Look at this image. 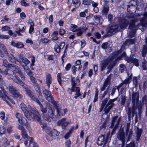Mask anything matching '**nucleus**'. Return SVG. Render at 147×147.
Instances as JSON below:
<instances>
[{"instance_id": "37998d69", "label": "nucleus", "mask_w": 147, "mask_h": 147, "mask_svg": "<svg viewBox=\"0 0 147 147\" xmlns=\"http://www.w3.org/2000/svg\"><path fill=\"white\" fill-rule=\"evenodd\" d=\"M21 134L22 138L24 139L27 138L28 137L25 129L23 130V131H21Z\"/></svg>"}, {"instance_id": "69168bd1", "label": "nucleus", "mask_w": 147, "mask_h": 147, "mask_svg": "<svg viewBox=\"0 0 147 147\" xmlns=\"http://www.w3.org/2000/svg\"><path fill=\"white\" fill-rule=\"evenodd\" d=\"M30 80L31 82L33 83V85L37 83L35 78L33 76H32L30 77Z\"/></svg>"}, {"instance_id": "6e6552de", "label": "nucleus", "mask_w": 147, "mask_h": 147, "mask_svg": "<svg viewBox=\"0 0 147 147\" xmlns=\"http://www.w3.org/2000/svg\"><path fill=\"white\" fill-rule=\"evenodd\" d=\"M55 110L52 107H50L48 110V114H45L43 115V119L47 121L50 122L51 121V118L53 120H54L53 119L55 116V115L54 113Z\"/></svg>"}, {"instance_id": "bf43d9fd", "label": "nucleus", "mask_w": 147, "mask_h": 147, "mask_svg": "<svg viewBox=\"0 0 147 147\" xmlns=\"http://www.w3.org/2000/svg\"><path fill=\"white\" fill-rule=\"evenodd\" d=\"M108 43L107 42H103L102 44L101 47L102 49H106L108 48Z\"/></svg>"}, {"instance_id": "7ed1b4c3", "label": "nucleus", "mask_w": 147, "mask_h": 147, "mask_svg": "<svg viewBox=\"0 0 147 147\" xmlns=\"http://www.w3.org/2000/svg\"><path fill=\"white\" fill-rule=\"evenodd\" d=\"M139 94L138 92H133L132 96V109L135 110L137 107L138 108V113L140 115L142 113V106L141 102L139 101Z\"/></svg>"}, {"instance_id": "473e14b6", "label": "nucleus", "mask_w": 147, "mask_h": 147, "mask_svg": "<svg viewBox=\"0 0 147 147\" xmlns=\"http://www.w3.org/2000/svg\"><path fill=\"white\" fill-rule=\"evenodd\" d=\"M103 8L102 14L103 15L107 16L108 15L109 10V6L103 7Z\"/></svg>"}, {"instance_id": "0e129e2a", "label": "nucleus", "mask_w": 147, "mask_h": 147, "mask_svg": "<svg viewBox=\"0 0 147 147\" xmlns=\"http://www.w3.org/2000/svg\"><path fill=\"white\" fill-rule=\"evenodd\" d=\"M10 29V27L5 25L4 26H3L2 27L1 29L3 31H6L9 30Z\"/></svg>"}, {"instance_id": "c85d7f7f", "label": "nucleus", "mask_w": 147, "mask_h": 147, "mask_svg": "<svg viewBox=\"0 0 147 147\" xmlns=\"http://www.w3.org/2000/svg\"><path fill=\"white\" fill-rule=\"evenodd\" d=\"M126 57V61L127 63H129V57L127 56L125 52H123L120 55L118 56L117 59L119 60H121L123 57Z\"/></svg>"}, {"instance_id": "e2e57ef3", "label": "nucleus", "mask_w": 147, "mask_h": 147, "mask_svg": "<svg viewBox=\"0 0 147 147\" xmlns=\"http://www.w3.org/2000/svg\"><path fill=\"white\" fill-rule=\"evenodd\" d=\"M142 66L144 70H146L147 69V64L144 60L142 62Z\"/></svg>"}, {"instance_id": "a211bd4d", "label": "nucleus", "mask_w": 147, "mask_h": 147, "mask_svg": "<svg viewBox=\"0 0 147 147\" xmlns=\"http://www.w3.org/2000/svg\"><path fill=\"white\" fill-rule=\"evenodd\" d=\"M53 81V78L51 75L49 73L47 74L46 76L45 83L47 86L48 89H49L50 85Z\"/></svg>"}, {"instance_id": "72a5a7b5", "label": "nucleus", "mask_w": 147, "mask_h": 147, "mask_svg": "<svg viewBox=\"0 0 147 147\" xmlns=\"http://www.w3.org/2000/svg\"><path fill=\"white\" fill-rule=\"evenodd\" d=\"M50 41L51 42L50 40H49L47 38L45 37L41 38L40 40V42L45 45H46L47 44L49 43Z\"/></svg>"}, {"instance_id": "c03bdc74", "label": "nucleus", "mask_w": 147, "mask_h": 147, "mask_svg": "<svg viewBox=\"0 0 147 147\" xmlns=\"http://www.w3.org/2000/svg\"><path fill=\"white\" fill-rule=\"evenodd\" d=\"M129 3L130 4V5H129V8L131 6H133L134 9H136V6L137 5V2L135 0H133L130 1L129 2Z\"/></svg>"}, {"instance_id": "e433bc0d", "label": "nucleus", "mask_w": 147, "mask_h": 147, "mask_svg": "<svg viewBox=\"0 0 147 147\" xmlns=\"http://www.w3.org/2000/svg\"><path fill=\"white\" fill-rule=\"evenodd\" d=\"M108 63L107 61L103 62L101 64L100 70L103 71L105 69L107 66L108 65Z\"/></svg>"}, {"instance_id": "774afa93", "label": "nucleus", "mask_w": 147, "mask_h": 147, "mask_svg": "<svg viewBox=\"0 0 147 147\" xmlns=\"http://www.w3.org/2000/svg\"><path fill=\"white\" fill-rule=\"evenodd\" d=\"M71 67V64L70 63H68L66 64L65 67V69L66 71H68L70 69Z\"/></svg>"}, {"instance_id": "a878e982", "label": "nucleus", "mask_w": 147, "mask_h": 147, "mask_svg": "<svg viewBox=\"0 0 147 147\" xmlns=\"http://www.w3.org/2000/svg\"><path fill=\"white\" fill-rule=\"evenodd\" d=\"M18 121L19 123L22 125L28 126L29 125L26 119L24 117H22Z\"/></svg>"}, {"instance_id": "5fc2aeb1", "label": "nucleus", "mask_w": 147, "mask_h": 147, "mask_svg": "<svg viewBox=\"0 0 147 147\" xmlns=\"http://www.w3.org/2000/svg\"><path fill=\"white\" fill-rule=\"evenodd\" d=\"M109 88H108L106 90L104 91V93L103 94H102L101 96H100V100L102 99L103 98H104L105 96L107 94V93L108 92L109 89Z\"/></svg>"}, {"instance_id": "ea45409f", "label": "nucleus", "mask_w": 147, "mask_h": 147, "mask_svg": "<svg viewBox=\"0 0 147 147\" xmlns=\"http://www.w3.org/2000/svg\"><path fill=\"white\" fill-rule=\"evenodd\" d=\"M142 53V56L144 57L147 53V45H145L144 46Z\"/></svg>"}, {"instance_id": "8fccbe9b", "label": "nucleus", "mask_w": 147, "mask_h": 147, "mask_svg": "<svg viewBox=\"0 0 147 147\" xmlns=\"http://www.w3.org/2000/svg\"><path fill=\"white\" fill-rule=\"evenodd\" d=\"M88 12V9H86L84 11L81 12L79 14V16L80 17L84 18L86 16V13H87Z\"/></svg>"}, {"instance_id": "7c9ffc66", "label": "nucleus", "mask_w": 147, "mask_h": 147, "mask_svg": "<svg viewBox=\"0 0 147 147\" xmlns=\"http://www.w3.org/2000/svg\"><path fill=\"white\" fill-rule=\"evenodd\" d=\"M142 133V130L141 129H139L138 127H137V131L136 133V140L137 141H138L140 140V137L141 136Z\"/></svg>"}, {"instance_id": "cd10ccee", "label": "nucleus", "mask_w": 147, "mask_h": 147, "mask_svg": "<svg viewBox=\"0 0 147 147\" xmlns=\"http://www.w3.org/2000/svg\"><path fill=\"white\" fill-rule=\"evenodd\" d=\"M3 65L7 68H11L14 67V65L9 63L6 59H4L3 61Z\"/></svg>"}, {"instance_id": "dca6fc26", "label": "nucleus", "mask_w": 147, "mask_h": 147, "mask_svg": "<svg viewBox=\"0 0 147 147\" xmlns=\"http://www.w3.org/2000/svg\"><path fill=\"white\" fill-rule=\"evenodd\" d=\"M117 138L119 140L122 142H123L125 140V134L124 131L123 127L119 129L117 133Z\"/></svg>"}, {"instance_id": "39448f33", "label": "nucleus", "mask_w": 147, "mask_h": 147, "mask_svg": "<svg viewBox=\"0 0 147 147\" xmlns=\"http://www.w3.org/2000/svg\"><path fill=\"white\" fill-rule=\"evenodd\" d=\"M107 34L102 36L103 39L108 36H111L114 34L120 31L119 26L117 24H112L108 26L107 28Z\"/></svg>"}, {"instance_id": "20e7f679", "label": "nucleus", "mask_w": 147, "mask_h": 147, "mask_svg": "<svg viewBox=\"0 0 147 147\" xmlns=\"http://www.w3.org/2000/svg\"><path fill=\"white\" fill-rule=\"evenodd\" d=\"M20 86H22L23 90L26 92L27 95L32 100L36 102L38 104L40 102L35 93L32 92L28 88L27 85L26 84H25L24 82L23 84H22Z\"/></svg>"}, {"instance_id": "bb28decb", "label": "nucleus", "mask_w": 147, "mask_h": 147, "mask_svg": "<svg viewBox=\"0 0 147 147\" xmlns=\"http://www.w3.org/2000/svg\"><path fill=\"white\" fill-rule=\"evenodd\" d=\"M129 42V38H127L125 42L123 43V45L121 46L120 49L118 50L117 51L119 54H120L122 52H123L125 48V44Z\"/></svg>"}, {"instance_id": "79ce46f5", "label": "nucleus", "mask_w": 147, "mask_h": 147, "mask_svg": "<svg viewBox=\"0 0 147 147\" xmlns=\"http://www.w3.org/2000/svg\"><path fill=\"white\" fill-rule=\"evenodd\" d=\"M54 50L56 52L59 53L60 52L61 49L59 45L56 44L54 47Z\"/></svg>"}, {"instance_id": "338daca9", "label": "nucleus", "mask_w": 147, "mask_h": 147, "mask_svg": "<svg viewBox=\"0 0 147 147\" xmlns=\"http://www.w3.org/2000/svg\"><path fill=\"white\" fill-rule=\"evenodd\" d=\"M48 56V57L46 58L47 60L49 61L50 60L53 61L54 60V55L52 54L49 55H47Z\"/></svg>"}, {"instance_id": "393cba45", "label": "nucleus", "mask_w": 147, "mask_h": 147, "mask_svg": "<svg viewBox=\"0 0 147 147\" xmlns=\"http://www.w3.org/2000/svg\"><path fill=\"white\" fill-rule=\"evenodd\" d=\"M8 56V60L9 62L13 63H16V61L19 62V61L18 60L17 58L14 57V55L12 54L10 55H6Z\"/></svg>"}, {"instance_id": "6ab92c4d", "label": "nucleus", "mask_w": 147, "mask_h": 147, "mask_svg": "<svg viewBox=\"0 0 147 147\" xmlns=\"http://www.w3.org/2000/svg\"><path fill=\"white\" fill-rule=\"evenodd\" d=\"M11 45L12 46L18 49H21L24 47V45L23 43L20 42H15L13 41H12L11 42Z\"/></svg>"}, {"instance_id": "c756f323", "label": "nucleus", "mask_w": 147, "mask_h": 147, "mask_svg": "<svg viewBox=\"0 0 147 147\" xmlns=\"http://www.w3.org/2000/svg\"><path fill=\"white\" fill-rule=\"evenodd\" d=\"M74 92H76V93L75 94V96H74V98H75L76 99L77 98L80 96L81 94L80 93V88L79 87H77L76 88V90H75L74 89Z\"/></svg>"}, {"instance_id": "de8ad7c7", "label": "nucleus", "mask_w": 147, "mask_h": 147, "mask_svg": "<svg viewBox=\"0 0 147 147\" xmlns=\"http://www.w3.org/2000/svg\"><path fill=\"white\" fill-rule=\"evenodd\" d=\"M92 0H82V4L84 5H88L91 4Z\"/></svg>"}, {"instance_id": "0eeeda50", "label": "nucleus", "mask_w": 147, "mask_h": 147, "mask_svg": "<svg viewBox=\"0 0 147 147\" xmlns=\"http://www.w3.org/2000/svg\"><path fill=\"white\" fill-rule=\"evenodd\" d=\"M7 75L9 78L12 79L14 82L18 84L20 86L22 84H23L24 82L16 75L15 73L13 71L8 69Z\"/></svg>"}, {"instance_id": "49530a36", "label": "nucleus", "mask_w": 147, "mask_h": 147, "mask_svg": "<svg viewBox=\"0 0 147 147\" xmlns=\"http://www.w3.org/2000/svg\"><path fill=\"white\" fill-rule=\"evenodd\" d=\"M112 108L111 107V106L110 105H109L108 107H106V105L104 110L105 111V113L106 115L107 114Z\"/></svg>"}, {"instance_id": "423d86ee", "label": "nucleus", "mask_w": 147, "mask_h": 147, "mask_svg": "<svg viewBox=\"0 0 147 147\" xmlns=\"http://www.w3.org/2000/svg\"><path fill=\"white\" fill-rule=\"evenodd\" d=\"M53 106L56 111V116L58 118H61L62 116H64L66 113L68 112L67 108L62 109V107L60 106L59 102L57 103L55 102Z\"/></svg>"}, {"instance_id": "f257e3e1", "label": "nucleus", "mask_w": 147, "mask_h": 147, "mask_svg": "<svg viewBox=\"0 0 147 147\" xmlns=\"http://www.w3.org/2000/svg\"><path fill=\"white\" fill-rule=\"evenodd\" d=\"M140 15H135L133 16L132 17L134 18V20L131 24L129 23V29H132V32L134 33L135 31L141 25L142 26H144L145 24V20L147 18V12H146L144 13V18L141 20V24H138L137 26H136L135 23L138 21L140 19L139 17Z\"/></svg>"}, {"instance_id": "f03ea898", "label": "nucleus", "mask_w": 147, "mask_h": 147, "mask_svg": "<svg viewBox=\"0 0 147 147\" xmlns=\"http://www.w3.org/2000/svg\"><path fill=\"white\" fill-rule=\"evenodd\" d=\"M20 106L25 116L29 120H31L32 119L33 117L35 115L36 111H38L32 108L30 105H28L27 107L26 105L23 103L20 104Z\"/></svg>"}, {"instance_id": "4be33fe9", "label": "nucleus", "mask_w": 147, "mask_h": 147, "mask_svg": "<svg viewBox=\"0 0 147 147\" xmlns=\"http://www.w3.org/2000/svg\"><path fill=\"white\" fill-rule=\"evenodd\" d=\"M45 98L48 102H51L53 104V105H54V103H55V102L57 103L58 102L54 100L53 97L51 93H50Z\"/></svg>"}, {"instance_id": "9d476101", "label": "nucleus", "mask_w": 147, "mask_h": 147, "mask_svg": "<svg viewBox=\"0 0 147 147\" xmlns=\"http://www.w3.org/2000/svg\"><path fill=\"white\" fill-rule=\"evenodd\" d=\"M35 114V115H34V117H33L32 119L34 121L38 122L41 127L43 129L47 125L46 123H42V122L41 116L38 111H36Z\"/></svg>"}, {"instance_id": "2f4dec72", "label": "nucleus", "mask_w": 147, "mask_h": 147, "mask_svg": "<svg viewBox=\"0 0 147 147\" xmlns=\"http://www.w3.org/2000/svg\"><path fill=\"white\" fill-rule=\"evenodd\" d=\"M133 63L136 66H139V63L138 60L135 58L130 57L129 58V62Z\"/></svg>"}, {"instance_id": "09e8293b", "label": "nucleus", "mask_w": 147, "mask_h": 147, "mask_svg": "<svg viewBox=\"0 0 147 147\" xmlns=\"http://www.w3.org/2000/svg\"><path fill=\"white\" fill-rule=\"evenodd\" d=\"M7 98H6L5 100H3L7 102L8 105H9L10 104V103L9 102L8 100L10 102H12L13 104H15L14 101L12 98H9L8 96H7Z\"/></svg>"}, {"instance_id": "412c9836", "label": "nucleus", "mask_w": 147, "mask_h": 147, "mask_svg": "<svg viewBox=\"0 0 147 147\" xmlns=\"http://www.w3.org/2000/svg\"><path fill=\"white\" fill-rule=\"evenodd\" d=\"M33 85L36 92L38 94V97H39L40 96H42V93L38 84L36 83Z\"/></svg>"}, {"instance_id": "6e6d98bb", "label": "nucleus", "mask_w": 147, "mask_h": 147, "mask_svg": "<svg viewBox=\"0 0 147 147\" xmlns=\"http://www.w3.org/2000/svg\"><path fill=\"white\" fill-rule=\"evenodd\" d=\"M94 35L95 38L97 39H100L101 38V34L99 32H95L94 33Z\"/></svg>"}, {"instance_id": "052dcab7", "label": "nucleus", "mask_w": 147, "mask_h": 147, "mask_svg": "<svg viewBox=\"0 0 147 147\" xmlns=\"http://www.w3.org/2000/svg\"><path fill=\"white\" fill-rule=\"evenodd\" d=\"M72 4L76 5V7H78L80 4V1L78 0H73Z\"/></svg>"}, {"instance_id": "680f3d73", "label": "nucleus", "mask_w": 147, "mask_h": 147, "mask_svg": "<svg viewBox=\"0 0 147 147\" xmlns=\"http://www.w3.org/2000/svg\"><path fill=\"white\" fill-rule=\"evenodd\" d=\"M65 33V30L62 28H60L59 30V34L61 36H63Z\"/></svg>"}, {"instance_id": "603ef678", "label": "nucleus", "mask_w": 147, "mask_h": 147, "mask_svg": "<svg viewBox=\"0 0 147 147\" xmlns=\"http://www.w3.org/2000/svg\"><path fill=\"white\" fill-rule=\"evenodd\" d=\"M109 96H110V94H109V96L107 98H105L104 99H103V100H102V103H101V105H103L105 106L106 104H107V103L108 102V99H109Z\"/></svg>"}, {"instance_id": "a19ab883", "label": "nucleus", "mask_w": 147, "mask_h": 147, "mask_svg": "<svg viewBox=\"0 0 147 147\" xmlns=\"http://www.w3.org/2000/svg\"><path fill=\"white\" fill-rule=\"evenodd\" d=\"M95 94L94 95V98L93 100V102H94L98 101V90L97 88H95Z\"/></svg>"}, {"instance_id": "2eb2a0df", "label": "nucleus", "mask_w": 147, "mask_h": 147, "mask_svg": "<svg viewBox=\"0 0 147 147\" xmlns=\"http://www.w3.org/2000/svg\"><path fill=\"white\" fill-rule=\"evenodd\" d=\"M46 133L50 136L56 137L58 136L60 132H59L55 129H52L51 128L49 127L47 128L46 131Z\"/></svg>"}, {"instance_id": "864d4df0", "label": "nucleus", "mask_w": 147, "mask_h": 147, "mask_svg": "<svg viewBox=\"0 0 147 147\" xmlns=\"http://www.w3.org/2000/svg\"><path fill=\"white\" fill-rule=\"evenodd\" d=\"M0 97H1L3 100H5L6 98H8L6 94H3L2 92L0 90Z\"/></svg>"}, {"instance_id": "58836bf2", "label": "nucleus", "mask_w": 147, "mask_h": 147, "mask_svg": "<svg viewBox=\"0 0 147 147\" xmlns=\"http://www.w3.org/2000/svg\"><path fill=\"white\" fill-rule=\"evenodd\" d=\"M42 93L45 98L47 96H48L50 93H51V92L49 90L45 89H42Z\"/></svg>"}, {"instance_id": "4c0bfd02", "label": "nucleus", "mask_w": 147, "mask_h": 147, "mask_svg": "<svg viewBox=\"0 0 147 147\" xmlns=\"http://www.w3.org/2000/svg\"><path fill=\"white\" fill-rule=\"evenodd\" d=\"M38 104L39 105L41 111L43 113H45L47 111V108L43 107V105L40 102Z\"/></svg>"}, {"instance_id": "f3484780", "label": "nucleus", "mask_w": 147, "mask_h": 147, "mask_svg": "<svg viewBox=\"0 0 147 147\" xmlns=\"http://www.w3.org/2000/svg\"><path fill=\"white\" fill-rule=\"evenodd\" d=\"M4 53L5 55H7L9 54L8 51L4 45L0 43V55L1 57H4Z\"/></svg>"}, {"instance_id": "3c124183", "label": "nucleus", "mask_w": 147, "mask_h": 147, "mask_svg": "<svg viewBox=\"0 0 147 147\" xmlns=\"http://www.w3.org/2000/svg\"><path fill=\"white\" fill-rule=\"evenodd\" d=\"M116 62L115 61H113L111 62L108 67V69L112 70L114 66L115 65Z\"/></svg>"}, {"instance_id": "f704fd0d", "label": "nucleus", "mask_w": 147, "mask_h": 147, "mask_svg": "<svg viewBox=\"0 0 147 147\" xmlns=\"http://www.w3.org/2000/svg\"><path fill=\"white\" fill-rule=\"evenodd\" d=\"M62 74L61 73H59L57 74V80L59 84L61 86H63L62 83Z\"/></svg>"}, {"instance_id": "f8f14e48", "label": "nucleus", "mask_w": 147, "mask_h": 147, "mask_svg": "<svg viewBox=\"0 0 147 147\" xmlns=\"http://www.w3.org/2000/svg\"><path fill=\"white\" fill-rule=\"evenodd\" d=\"M108 136L105 137V136L104 135H101L99 136L98 138L97 144L99 146H102V147H105L107 142Z\"/></svg>"}, {"instance_id": "ddd939ff", "label": "nucleus", "mask_w": 147, "mask_h": 147, "mask_svg": "<svg viewBox=\"0 0 147 147\" xmlns=\"http://www.w3.org/2000/svg\"><path fill=\"white\" fill-rule=\"evenodd\" d=\"M66 118H63L59 120L57 122V125L59 126H61L62 129H65L68 125L69 124L70 122L66 121Z\"/></svg>"}, {"instance_id": "aec40b11", "label": "nucleus", "mask_w": 147, "mask_h": 147, "mask_svg": "<svg viewBox=\"0 0 147 147\" xmlns=\"http://www.w3.org/2000/svg\"><path fill=\"white\" fill-rule=\"evenodd\" d=\"M30 63V61L26 57H22L20 58V63L23 67L26 66Z\"/></svg>"}, {"instance_id": "13d9d810", "label": "nucleus", "mask_w": 147, "mask_h": 147, "mask_svg": "<svg viewBox=\"0 0 147 147\" xmlns=\"http://www.w3.org/2000/svg\"><path fill=\"white\" fill-rule=\"evenodd\" d=\"M125 131V135L127 137V142L129 141V135H128V134L129 133V123H127V127Z\"/></svg>"}, {"instance_id": "9b49d317", "label": "nucleus", "mask_w": 147, "mask_h": 147, "mask_svg": "<svg viewBox=\"0 0 147 147\" xmlns=\"http://www.w3.org/2000/svg\"><path fill=\"white\" fill-rule=\"evenodd\" d=\"M9 89L10 92L15 98H19L20 99H22L23 97L22 95L20 94L16 87L12 86H9Z\"/></svg>"}, {"instance_id": "5701e85b", "label": "nucleus", "mask_w": 147, "mask_h": 147, "mask_svg": "<svg viewBox=\"0 0 147 147\" xmlns=\"http://www.w3.org/2000/svg\"><path fill=\"white\" fill-rule=\"evenodd\" d=\"M59 32L55 30L51 34L52 36L51 40L53 41H57L59 39V37L58 36Z\"/></svg>"}, {"instance_id": "4d7b16f0", "label": "nucleus", "mask_w": 147, "mask_h": 147, "mask_svg": "<svg viewBox=\"0 0 147 147\" xmlns=\"http://www.w3.org/2000/svg\"><path fill=\"white\" fill-rule=\"evenodd\" d=\"M93 70L94 71V76H95L98 73V67L96 65H94L93 66Z\"/></svg>"}, {"instance_id": "4468645a", "label": "nucleus", "mask_w": 147, "mask_h": 147, "mask_svg": "<svg viewBox=\"0 0 147 147\" xmlns=\"http://www.w3.org/2000/svg\"><path fill=\"white\" fill-rule=\"evenodd\" d=\"M71 92H74V89L76 88L77 86H79L80 84V80L79 78L77 77L76 79L74 77H71Z\"/></svg>"}, {"instance_id": "c9c22d12", "label": "nucleus", "mask_w": 147, "mask_h": 147, "mask_svg": "<svg viewBox=\"0 0 147 147\" xmlns=\"http://www.w3.org/2000/svg\"><path fill=\"white\" fill-rule=\"evenodd\" d=\"M78 26L75 24H71L69 27V30L73 32H75L78 31L77 28Z\"/></svg>"}, {"instance_id": "a18cd8bd", "label": "nucleus", "mask_w": 147, "mask_h": 147, "mask_svg": "<svg viewBox=\"0 0 147 147\" xmlns=\"http://www.w3.org/2000/svg\"><path fill=\"white\" fill-rule=\"evenodd\" d=\"M32 59L31 60V63L30 64V67L31 68V69L33 70L34 68L32 67L34 65V63L35 62V58L34 56H32Z\"/></svg>"}, {"instance_id": "1a4fd4ad", "label": "nucleus", "mask_w": 147, "mask_h": 147, "mask_svg": "<svg viewBox=\"0 0 147 147\" xmlns=\"http://www.w3.org/2000/svg\"><path fill=\"white\" fill-rule=\"evenodd\" d=\"M117 23L118 24H117L119 26V29H123L126 28L129 24V20L125 18L118 17Z\"/></svg>"}, {"instance_id": "b1692460", "label": "nucleus", "mask_w": 147, "mask_h": 147, "mask_svg": "<svg viewBox=\"0 0 147 147\" xmlns=\"http://www.w3.org/2000/svg\"><path fill=\"white\" fill-rule=\"evenodd\" d=\"M15 71L16 73H18L19 74V75L22 81H24L25 80V77L22 71L19 68H16V65L15 66Z\"/></svg>"}]
</instances>
